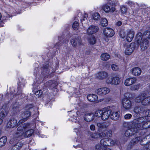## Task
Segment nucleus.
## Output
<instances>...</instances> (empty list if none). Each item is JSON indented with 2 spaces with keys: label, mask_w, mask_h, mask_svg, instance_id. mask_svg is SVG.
Masks as SVG:
<instances>
[{
  "label": "nucleus",
  "mask_w": 150,
  "mask_h": 150,
  "mask_svg": "<svg viewBox=\"0 0 150 150\" xmlns=\"http://www.w3.org/2000/svg\"><path fill=\"white\" fill-rule=\"evenodd\" d=\"M145 117L135 120V123H138V127L142 126V128L147 129L150 127V110H145L143 112Z\"/></svg>",
  "instance_id": "1"
},
{
  "label": "nucleus",
  "mask_w": 150,
  "mask_h": 150,
  "mask_svg": "<svg viewBox=\"0 0 150 150\" xmlns=\"http://www.w3.org/2000/svg\"><path fill=\"white\" fill-rule=\"evenodd\" d=\"M144 38L137 44L140 46L141 50H144L146 49L149 45V40L150 38V32L147 31L144 34Z\"/></svg>",
  "instance_id": "2"
},
{
  "label": "nucleus",
  "mask_w": 150,
  "mask_h": 150,
  "mask_svg": "<svg viewBox=\"0 0 150 150\" xmlns=\"http://www.w3.org/2000/svg\"><path fill=\"white\" fill-rule=\"evenodd\" d=\"M134 120L131 128L127 130L125 132V135L127 137H130L137 133L139 129H142V126L138 127V123H135Z\"/></svg>",
  "instance_id": "3"
},
{
  "label": "nucleus",
  "mask_w": 150,
  "mask_h": 150,
  "mask_svg": "<svg viewBox=\"0 0 150 150\" xmlns=\"http://www.w3.org/2000/svg\"><path fill=\"white\" fill-rule=\"evenodd\" d=\"M109 146V139L107 138L102 139L100 140V144L96 146V150H106L107 149L106 147Z\"/></svg>",
  "instance_id": "4"
},
{
  "label": "nucleus",
  "mask_w": 150,
  "mask_h": 150,
  "mask_svg": "<svg viewBox=\"0 0 150 150\" xmlns=\"http://www.w3.org/2000/svg\"><path fill=\"white\" fill-rule=\"evenodd\" d=\"M121 103L123 109L125 110L131 109L132 106V101L127 98H124L121 100Z\"/></svg>",
  "instance_id": "5"
},
{
  "label": "nucleus",
  "mask_w": 150,
  "mask_h": 150,
  "mask_svg": "<svg viewBox=\"0 0 150 150\" xmlns=\"http://www.w3.org/2000/svg\"><path fill=\"white\" fill-rule=\"evenodd\" d=\"M34 132L33 129H30L26 131L24 133L22 132L20 133L17 132L15 135V137L17 138L18 140H20L23 139V137L25 138L29 137L32 135Z\"/></svg>",
  "instance_id": "6"
},
{
  "label": "nucleus",
  "mask_w": 150,
  "mask_h": 150,
  "mask_svg": "<svg viewBox=\"0 0 150 150\" xmlns=\"http://www.w3.org/2000/svg\"><path fill=\"white\" fill-rule=\"evenodd\" d=\"M111 110L110 107H107L103 109V112L101 119L103 121L107 120L110 116Z\"/></svg>",
  "instance_id": "7"
},
{
  "label": "nucleus",
  "mask_w": 150,
  "mask_h": 150,
  "mask_svg": "<svg viewBox=\"0 0 150 150\" xmlns=\"http://www.w3.org/2000/svg\"><path fill=\"white\" fill-rule=\"evenodd\" d=\"M120 81V78L117 76H115L112 78H108L106 80V82L108 84L116 85L118 84Z\"/></svg>",
  "instance_id": "8"
},
{
  "label": "nucleus",
  "mask_w": 150,
  "mask_h": 150,
  "mask_svg": "<svg viewBox=\"0 0 150 150\" xmlns=\"http://www.w3.org/2000/svg\"><path fill=\"white\" fill-rule=\"evenodd\" d=\"M110 91V89L108 88L102 87L97 89L95 92L98 95L103 96L108 93Z\"/></svg>",
  "instance_id": "9"
},
{
  "label": "nucleus",
  "mask_w": 150,
  "mask_h": 150,
  "mask_svg": "<svg viewBox=\"0 0 150 150\" xmlns=\"http://www.w3.org/2000/svg\"><path fill=\"white\" fill-rule=\"evenodd\" d=\"M135 43L132 42L127 46L125 51L126 54L129 55L133 52L135 47Z\"/></svg>",
  "instance_id": "10"
},
{
  "label": "nucleus",
  "mask_w": 150,
  "mask_h": 150,
  "mask_svg": "<svg viewBox=\"0 0 150 150\" xmlns=\"http://www.w3.org/2000/svg\"><path fill=\"white\" fill-rule=\"evenodd\" d=\"M31 115V112L30 111L25 110L21 114L22 119L19 120V123H21V124L25 122L27 120Z\"/></svg>",
  "instance_id": "11"
},
{
  "label": "nucleus",
  "mask_w": 150,
  "mask_h": 150,
  "mask_svg": "<svg viewBox=\"0 0 150 150\" xmlns=\"http://www.w3.org/2000/svg\"><path fill=\"white\" fill-rule=\"evenodd\" d=\"M78 17L83 19L81 20V22L83 26L85 28L87 26V19L88 14L86 13H84L83 15H82V13L79 12L78 15Z\"/></svg>",
  "instance_id": "12"
},
{
  "label": "nucleus",
  "mask_w": 150,
  "mask_h": 150,
  "mask_svg": "<svg viewBox=\"0 0 150 150\" xmlns=\"http://www.w3.org/2000/svg\"><path fill=\"white\" fill-rule=\"evenodd\" d=\"M103 33L105 36L108 37H111L114 34L113 30L110 28H106L104 29Z\"/></svg>",
  "instance_id": "13"
},
{
  "label": "nucleus",
  "mask_w": 150,
  "mask_h": 150,
  "mask_svg": "<svg viewBox=\"0 0 150 150\" xmlns=\"http://www.w3.org/2000/svg\"><path fill=\"white\" fill-rule=\"evenodd\" d=\"M146 96V94L144 93H139L135 96L134 99V101L136 103H142L144 98Z\"/></svg>",
  "instance_id": "14"
},
{
  "label": "nucleus",
  "mask_w": 150,
  "mask_h": 150,
  "mask_svg": "<svg viewBox=\"0 0 150 150\" xmlns=\"http://www.w3.org/2000/svg\"><path fill=\"white\" fill-rule=\"evenodd\" d=\"M20 123H17V120L13 118L12 119H10L8 122L7 125V127L10 128H12L16 127L18 124Z\"/></svg>",
  "instance_id": "15"
},
{
  "label": "nucleus",
  "mask_w": 150,
  "mask_h": 150,
  "mask_svg": "<svg viewBox=\"0 0 150 150\" xmlns=\"http://www.w3.org/2000/svg\"><path fill=\"white\" fill-rule=\"evenodd\" d=\"M30 124L29 123H25L23 124H20V123L18 124V125L16 126L18 127L17 131H21L22 132L24 130H25L27 128L30 127Z\"/></svg>",
  "instance_id": "16"
},
{
  "label": "nucleus",
  "mask_w": 150,
  "mask_h": 150,
  "mask_svg": "<svg viewBox=\"0 0 150 150\" xmlns=\"http://www.w3.org/2000/svg\"><path fill=\"white\" fill-rule=\"evenodd\" d=\"M134 112L137 116H139L140 115V114L143 112L144 110V108L142 106L139 105L136 106L134 108Z\"/></svg>",
  "instance_id": "17"
},
{
  "label": "nucleus",
  "mask_w": 150,
  "mask_h": 150,
  "mask_svg": "<svg viewBox=\"0 0 150 150\" xmlns=\"http://www.w3.org/2000/svg\"><path fill=\"white\" fill-rule=\"evenodd\" d=\"M98 28L97 26L91 25L87 30V33L88 35H92L96 33L98 31Z\"/></svg>",
  "instance_id": "18"
},
{
  "label": "nucleus",
  "mask_w": 150,
  "mask_h": 150,
  "mask_svg": "<svg viewBox=\"0 0 150 150\" xmlns=\"http://www.w3.org/2000/svg\"><path fill=\"white\" fill-rule=\"evenodd\" d=\"M135 32L131 30H129L127 31L126 37L127 40L129 42H131L133 38Z\"/></svg>",
  "instance_id": "19"
},
{
  "label": "nucleus",
  "mask_w": 150,
  "mask_h": 150,
  "mask_svg": "<svg viewBox=\"0 0 150 150\" xmlns=\"http://www.w3.org/2000/svg\"><path fill=\"white\" fill-rule=\"evenodd\" d=\"M137 79L135 77L127 78L125 81V84L126 86H130L135 83Z\"/></svg>",
  "instance_id": "20"
},
{
  "label": "nucleus",
  "mask_w": 150,
  "mask_h": 150,
  "mask_svg": "<svg viewBox=\"0 0 150 150\" xmlns=\"http://www.w3.org/2000/svg\"><path fill=\"white\" fill-rule=\"evenodd\" d=\"M84 118L86 121L88 122H91L94 119V115L92 113H87L84 115Z\"/></svg>",
  "instance_id": "21"
},
{
  "label": "nucleus",
  "mask_w": 150,
  "mask_h": 150,
  "mask_svg": "<svg viewBox=\"0 0 150 150\" xmlns=\"http://www.w3.org/2000/svg\"><path fill=\"white\" fill-rule=\"evenodd\" d=\"M70 41L72 45L74 47H76L77 45L80 46L82 44L81 40L80 38L72 39Z\"/></svg>",
  "instance_id": "22"
},
{
  "label": "nucleus",
  "mask_w": 150,
  "mask_h": 150,
  "mask_svg": "<svg viewBox=\"0 0 150 150\" xmlns=\"http://www.w3.org/2000/svg\"><path fill=\"white\" fill-rule=\"evenodd\" d=\"M108 76V73L105 71H101L98 73L97 77L99 79L102 80L106 78Z\"/></svg>",
  "instance_id": "23"
},
{
  "label": "nucleus",
  "mask_w": 150,
  "mask_h": 150,
  "mask_svg": "<svg viewBox=\"0 0 150 150\" xmlns=\"http://www.w3.org/2000/svg\"><path fill=\"white\" fill-rule=\"evenodd\" d=\"M131 71L132 74L135 76H138L141 73V70L139 67L134 68L131 70Z\"/></svg>",
  "instance_id": "24"
},
{
  "label": "nucleus",
  "mask_w": 150,
  "mask_h": 150,
  "mask_svg": "<svg viewBox=\"0 0 150 150\" xmlns=\"http://www.w3.org/2000/svg\"><path fill=\"white\" fill-rule=\"evenodd\" d=\"M120 115L119 111H113L111 113L110 117L113 120H116L119 118Z\"/></svg>",
  "instance_id": "25"
},
{
  "label": "nucleus",
  "mask_w": 150,
  "mask_h": 150,
  "mask_svg": "<svg viewBox=\"0 0 150 150\" xmlns=\"http://www.w3.org/2000/svg\"><path fill=\"white\" fill-rule=\"evenodd\" d=\"M87 98L89 101L92 102L96 101L98 99L97 96L94 94L88 95L87 96Z\"/></svg>",
  "instance_id": "26"
},
{
  "label": "nucleus",
  "mask_w": 150,
  "mask_h": 150,
  "mask_svg": "<svg viewBox=\"0 0 150 150\" xmlns=\"http://www.w3.org/2000/svg\"><path fill=\"white\" fill-rule=\"evenodd\" d=\"M23 145V144L21 142H17L12 146L11 150H20Z\"/></svg>",
  "instance_id": "27"
},
{
  "label": "nucleus",
  "mask_w": 150,
  "mask_h": 150,
  "mask_svg": "<svg viewBox=\"0 0 150 150\" xmlns=\"http://www.w3.org/2000/svg\"><path fill=\"white\" fill-rule=\"evenodd\" d=\"M142 105L144 106H148L150 105V96H148L144 98L142 102Z\"/></svg>",
  "instance_id": "28"
},
{
  "label": "nucleus",
  "mask_w": 150,
  "mask_h": 150,
  "mask_svg": "<svg viewBox=\"0 0 150 150\" xmlns=\"http://www.w3.org/2000/svg\"><path fill=\"white\" fill-rule=\"evenodd\" d=\"M96 125L99 129H102L107 128L108 126L105 122H98L97 123Z\"/></svg>",
  "instance_id": "29"
},
{
  "label": "nucleus",
  "mask_w": 150,
  "mask_h": 150,
  "mask_svg": "<svg viewBox=\"0 0 150 150\" xmlns=\"http://www.w3.org/2000/svg\"><path fill=\"white\" fill-rule=\"evenodd\" d=\"M110 55L107 53H102L100 56V58L103 61H107L110 58Z\"/></svg>",
  "instance_id": "30"
},
{
  "label": "nucleus",
  "mask_w": 150,
  "mask_h": 150,
  "mask_svg": "<svg viewBox=\"0 0 150 150\" xmlns=\"http://www.w3.org/2000/svg\"><path fill=\"white\" fill-rule=\"evenodd\" d=\"M142 34L141 32H139L137 34L135 38V42L137 44L142 40Z\"/></svg>",
  "instance_id": "31"
},
{
  "label": "nucleus",
  "mask_w": 150,
  "mask_h": 150,
  "mask_svg": "<svg viewBox=\"0 0 150 150\" xmlns=\"http://www.w3.org/2000/svg\"><path fill=\"white\" fill-rule=\"evenodd\" d=\"M7 141V138L6 136H3L0 139V147L5 145Z\"/></svg>",
  "instance_id": "32"
},
{
  "label": "nucleus",
  "mask_w": 150,
  "mask_h": 150,
  "mask_svg": "<svg viewBox=\"0 0 150 150\" xmlns=\"http://www.w3.org/2000/svg\"><path fill=\"white\" fill-rule=\"evenodd\" d=\"M141 139L140 137H137L132 139L130 141V144L132 146L137 143Z\"/></svg>",
  "instance_id": "33"
},
{
  "label": "nucleus",
  "mask_w": 150,
  "mask_h": 150,
  "mask_svg": "<svg viewBox=\"0 0 150 150\" xmlns=\"http://www.w3.org/2000/svg\"><path fill=\"white\" fill-rule=\"evenodd\" d=\"M103 110H98L95 111L94 115V117L95 116L97 117H101L102 114Z\"/></svg>",
  "instance_id": "34"
},
{
  "label": "nucleus",
  "mask_w": 150,
  "mask_h": 150,
  "mask_svg": "<svg viewBox=\"0 0 150 150\" xmlns=\"http://www.w3.org/2000/svg\"><path fill=\"white\" fill-rule=\"evenodd\" d=\"M102 9L106 13L110 12L111 11V8L109 6L107 5L103 6L102 7Z\"/></svg>",
  "instance_id": "35"
},
{
  "label": "nucleus",
  "mask_w": 150,
  "mask_h": 150,
  "mask_svg": "<svg viewBox=\"0 0 150 150\" xmlns=\"http://www.w3.org/2000/svg\"><path fill=\"white\" fill-rule=\"evenodd\" d=\"M90 138L92 140L99 138L98 133H95L91 134L90 136Z\"/></svg>",
  "instance_id": "36"
},
{
  "label": "nucleus",
  "mask_w": 150,
  "mask_h": 150,
  "mask_svg": "<svg viewBox=\"0 0 150 150\" xmlns=\"http://www.w3.org/2000/svg\"><path fill=\"white\" fill-rule=\"evenodd\" d=\"M93 19L95 20H98L100 18V16L98 13L96 12L94 13L93 15Z\"/></svg>",
  "instance_id": "37"
},
{
  "label": "nucleus",
  "mask_w": 150,
  "mask_h": 150,
  "mask_svg": "<svg viewBox=\"0 0 150 150\" xmlns=\"http://www.w3.org/2000/svg\"><path fill=\"white\" fill-rule=\"evenodd\" d=\"M5 117V115L3 111L0 112V125L3 122V119Z\"/></svg>",
  "instance_id": "38"
},
{
  "label": "nucleus",
  "mask_w": 150,
  "mask_h": 150,
  "mask_svg": "<svg viewBox=\"0 0 150 150\" xmlns=\"http://www.w3.org/2000/svg\"><path fill=\"white\" fill-rule=\"evenodd\" d=\"M101 20V23L102 25L103 26H107L108 24L107 19L105 18H102Z\"/></svg>",
  "instance_id": "39"
},
{
  "label": "nucleus",
  "mask_w": 150,
  "mask_h": 150,
  "mask_svg": "<svg viewBox=\"0 0 150 150\" xmlns=\"http://www.w3.org/2000/svg\"><path fill=\"white\" fill-rule=\"evenodd\" d=\"M89 42L91 44H94L96 42V40L95 38L93 37H91L88 39Z\"/></svg>",
  "instance_id": "40"
},
{
  "label": "nucleus",
  "mask_w": 150,
  "mask_h": 150,
  "mask_svg": "<svg viewBox=\"0 0 150 150\" xmlns=\"http://www.w3.org/2000/svg\"><path fill=\"white\" fill-rule=\"evenodd\" d=\"M149 142L147 141V138L146 137V136L143 138L141 141L140 142V144L142 145H144V146L148 142Z\"/></svg>",
  "instance_id": "41"
},
{
  "label": "nucleus",
  "mask_w": 150,
  "mask_h": 150,
  "mask_svg": "<svg viewBox=\"0 0 150 150\" xmlns=\"http://www.w3.org/2000/svg\"><path fill=\"white\" fill-rule=\"evenodd\" d=\"M118 3V1L116 0L112 1L109 0L108 2V4L111 5L112 6H116Z\"/></svg>",
  "instance_id": "42"
},
{
  "label": "nucleus",
  "mask_w": 150,
  "mask_h": 150,
  "mask_svg": "<svg viewBox=\"0 0 150 150\" xmlns=\"http://www.w3.org/2000/svg\"><path fill=\"white\" fill-rule=\"evenodd\" d=\"M79 26V23L77 21L74 22L73 24L72 28L74 30L78 29Z\"/></svg>",
  "instance_id": "43"
},
{
  "label": "nucleus",
  "mask_w": 150,
  "mask_h": 150,
  "mask_svg": "<svg viewBox=\"0 0 150 150\" xmlns=\"http://www.w3.org/2000/svg\"><path fill=\"white\" fill-rule=\"evenodd\" d=\"M112 69L114 71H117L118 70L119 68L118 66L116 64H112L111 65Z\"/></svg>",
  "instance_id": "44"
},
{
  "label": "nucleus",
  "mask_w": 150,
  "mask_h": 150,
  "mask_svg": "<svg viewBox=\"0 0 150 150\" xmlns=\"http://www.w3.org/2000/svg\"><path fill=\"white\" fill-rule=\"evenodd\" d=\"M120 35L122 38H124L126 37V33H125L123 30H121L120 31Z\"/></svg>",
  "instance_id": "45"
},
{
  "label": "nucleus",
  "mask_w": 150,
  "mask_h": 150,
  "mask_svg": "<svg viewBox=\"0 0 150 150\" xmlns=\"http://www.w3.org/2000/svg\"><path fill=\"white\" fill-rule=\"evenodd\" d=\"M139 84L135 85L131 87V89L133 90H136L139 89Z\"/></svg>",
  "instance_id": "46"
},
{
  "label": "nucleus",
  "mask_w": 150,
  "mask_h": 150,
  "mask_svg": "<svg viewBox=\"0 0 150 150\" xmlns=\"http://www.w3.org/2000/svg\"><path fill=\"white\" fill-rule=\"evenodd\" d=\"M121 11L123 14H125L127 11V8L124 6H122L121 8Z\"/></svg>",
  "instance_id": "47"
},
{
  "label": "nucleus",
  "mask_w": 150,
  "mask_h": 150,
  "mask_svg": "<svg viewBox=\"0 0 150 150\" xmlns=\"http://www.w3.org/2000/svg\"><path fill=\"white\" fill-rule=\"evenodd\" d=\"M144 150H150V143L145 144L143 147Z\"/></svg>",
  "instance_id": "48"
},
{
  "label": "nucleus",
  "mask_w": 150,
  "mask_h": 150,
  "mask_svg": "<svg viewBox=\"0 0 150 150\" xmlns=\"http://www.w3.org/2000/svg\"><path fill=\"white\" fill-rule=\"evenodd\" d=\"M106 136L108 137H111L112 136V133L111 130H110L106 132Z\"/></svg>",
  "instance_id": "49"
},
{
  "label": "nucleus",
  "mask_w": 150,
  "mask_h": 150,
  "mask_svg": "<svg viewBox=\"0 0 150 150\" xmlns=\"http://www.w3.org/2000/svg\"><path fill=\"white\" fill-rule=\"evenodd\" d=\"M99 138H101L105 137L106 136L105 133L104 132H102L98 133Z\"/></svg>",
  "instance_id": "50"
},
{
  "label": "nucleus",
  "mask_w": 150,
  "mask_h": 150,
  "mask_svg": "<svg viewBox=\"0 0 150 150\" xmlns=\"http://www.w3.org/2000/svg\"><path fill=\"white\" fill-rule=\"evenodd\" d=\"M132 115L130 114H127L125 115L124 116V117L126 120H128L131 118Z\"/></svg>",
  "instance_id": "51"
},
{
  "label": "nucleus",
  "mask_w": 150,
  "mask_h": 150,
  "mask_svg": "<svg viewBox=\"0 0 150 150\" xmlns=\"http://www.w3.org/2000/svg\"><path fill=\"white\" fill-rule=\"evenodd\" d=\"M16 140H15V138L11 139L9 141V143L11 144H15L16 143Z\"/></svg>",
  "instance_id": "52"
},
{
  "label": "nucleus",
  "mask_w": 150,
  "mask_h": 150,
  "mask_svg": "<svg viewBox=\"0 0 150 150\" xmlns=\"http://www.w3.org/2000/svg\"><path fill=\"white\" fill-rule=\"evenodd\" d=\"M117 142V141L115 140H110L109 143V146H113L115 145Z\"/></svg>",
  "instance_id": "53"
},
{
  "label": "nucleus",
  "mask_w": 150,
  "mask_h": 150,
  "mask_svg": "<svg viewBox=\"0 0 150 150\" xmlns=\"http://www.w3.org/2000/svg\"><path fill=\"white\" fill-rule=\"evenodd\" d=\"M42 94V91L41 90L38 91L36 92L35 93V94L36 96H37L38 97H39L40 96H41Z\"/></svg>",
  "instance_id": "54"
},
{
  "label": "nucleus",
  "mask_w": 150,
  "mask_h": 150,
  "mask_svg": "<svg viewBox=\"0 0 150 150\" xmlns=\"http://www.w3.org/2000/svg\"><path fill=\"white\" fill-rule=\"evenodd\" d=\"M26 110H29L33 108V105L32 104H29L26 106Z\"/></svg>",
  "instance_id": "55"
},
{
  "label": "nucleus",
  "mask_w": 150,
  "mask_h": 150,
  "mask_svg": "<svg viewBox=\"0 0 150 150\" xmlns=\"http://www.w3.org/2000/svg\"><path fill=\"white\" fill-rule=\"evenodd\" d=\"M13 111L16 112H18L19 111L18 108L16 106H13Z\"/></svg>",
  "instance_id": "56"
},
{
  "label": "nucleus",
  "mask_w": 150,
  "mask_h": 150,
  "mask_svg": "<svg viewBox=\"0 0 150 150\" xmlns=\"http://www.w3.org/2000/svg\"><path fill=\"white\" fill-rule=\"evenodd\" d=\"M90 129L92 131H94L96 129L95 126L94 125H91L90 126Z\"/></svg>",
  "instance_id": "57"
},
{
  "label": "nucleus",
  "mask_w": 150,
  "mask_h": 150,
  "mask_svg": "<svg viewBox=\"0 0 150 150\" xmlns=\"http://www.w3.org/2000/svg\"><path fill=\"white\" fill-rule=\"evenodd\" d=\"M122 24V22L120 21H117L116 23V25L117 26H120Z\"/></svg>",
  "instance_id": "58"
},
{
  "label": "nucleus",
  "mask_w": 150,
  "mask_h": 150,
  "mask_svg": "<svg viewBox=\"0 0 150 150\" xmlns=\"http://www.w3.org/2000/svg\"><path fill=\"white\" fill-rule=\"evenodd\" d=\"M146 138H147V141L149 142H150V134L147 135L146 136Z\"/></svg>",
  "instance_id": "59"
},
{
  "label": "nucleus",
  "mask_w": 150,
  "mask_h": 150,
  "mask_svg": "<svg viewBox=\"0 0 150 150\" xmlns=\"http://www.w3.org/2000/svg\"><path fill=\"white\" fill-rule=\"evenodd\" d=\"M115 7H112L111 8V11L113 12L115 11Z\"/></svg>",
  "instance_id": "60"
},
{
  "label": "nucleus",
  "mask_w": 150,
  "mask_h": 150,
  "mask_svg": "<svg viewBox=\"0 0 150 150\" xmlns=\"http://www.w3.org/2000/svg\"><path fill=\"white\" fill-rule=\"evenodd\" d=\"M86 53L88 55H89L91 53V51L89 50H88L86 51Z\"/></svg>",
  "instance_id": "61"
},
{
  "label": "nucleus",
  "mask_w": 150,
  "mask_h": 150,
  "mask_svg": "<svg viewBox=\"0 0 150 150\" xmlns=\"http://www.w3.org/2000/svg\"><path fill=\"white\" fill-rule=\"evenodd\" d=\"M85 123V122L83 121V123H80V125L82 127V126H84V124Z\"/></svg>",
  "instance_id": "62"
},
{
  "label": "nucleus",
  "mask_w": 150,
  "mask_h": 150,
  "mask_svg": "<svg viewBox=\"0 0 150 150\" xmlns=\"http://www.w3.org/2000/svg\"><path fill=\"white\" fill-rule=\"evenodd\" d=\"M128 3L130 5V4H132V1H129V2H128Z\"/></svg>",
  "instance_id": "63"
},
{
  "label": "nucleus",
  "mask_w": 150,
  "mask_h": 150,
  "mask_svg": "<svg viewBox=\"0 0 150 150\" xmlns=\"http://www.w3.org/2000/svg\"><path fill=\"white\" fill-rule=\"evenodd\" d=\"M106 150H111V149H106Z\"/></svg>",
  "instance_id": "64"
}]
</instances>
